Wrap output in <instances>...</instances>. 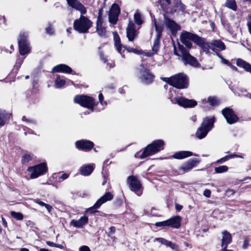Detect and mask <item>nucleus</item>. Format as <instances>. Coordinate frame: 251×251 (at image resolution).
I'll return each mask as SVG.
<instances>
[{"mask_svg": "<svg viewBox=\"0 0 251 251\" xmlns=\"http://www.w3.org/2000/svg\"><path fill=\"white\" fill-rule=\"evenodd\" d=\"M196 44L201 48L203 51L206 53H208L209 50L211 49L212 50V47L211 43L205 42L203 38L199 36L197 40Z\"/></svg>", "mask_w": 251, "mask_h": 251, "instance_id": "24", "label": "nucleus"}, {"mask_svg": "<svg viewBox=\"0 0 251 251\" xmlns=\"http://www.w3.org/2000/svg\"><path fill=\"white\" fill-rule=\"evenodd\" d=\"M161 38L156 37L154 40L153 46L152 47V50L154 53H156L160 48V40Z\"/></svg>", "mask_w": 251, "mask_h": 251, "instance_id": "37", "label": "nucleus"}, {"mask_svg": "<svg viewBox=\"0 0 251 251\" xmlns=\"http://www.w3.org/2000/svg\"><path fill=\"white\" fill-rule=\"evenodd\" d=\"M46 208L47 209V210L50 212L51 210L52 209V207L51 205L46 204V206H45Z\"/></svg>", "mask_w": 251, "mask_h": 251, "instance_id": "60", "label": "nucleus"}, {"mask_svg": "<svg viewBox=\"0 0 251 251\" xmlns=\"http://www.w3.org/2000/svg\"><path fill=\"white\" fill-rule=\"evenodd\" d=\"M175 7L181 11L184 10L185 8V6L178 0H176V1L175 2Z\"/></svg>", "mask_w": 251, "mask_h": 251, "instance_id": "43", "label": "nucleus"}, {"mask_svg": "<svg viewBox=\"0 0 251 251\" xmlns=\"http://www.w3.org/2000/svg\"><path fill=\"white\" fill-rule=\"evenodd\" d=\"M115 230H116V228L114 226H111L109 228L108 235L110 236V235H113L115 232Z\"/></svg>", "mask_w": 251, "mask_h": 251, "instance_id": "53", "label": "nucleus"}, {"mask_svg": "<svg viewBox=\"0 0 251 251\" xmlns=\"http://www.w3.org/2000/svg\"><path fill=\"white\" fill-rule=\"evenodd\" d=\"M74 101L82 107L90 109L91 111H93L94 108L96 105V102L93 98L84 95L75 96Z\"/></svg>", "mask_w": 251, "mask_h": 251, "instance_id": "6", "label": "nucleus"}, {"mask_svg": "<svg viewBox=\"0 0 251 251\" xmlns=\"http://www.w3.org/2000/svg\"><path fill=\"white\" fill-rule=\"evenodd\" d=\"M222 248L227 247L232 241V236L231 234L227 230H224L222 232Z\"/></svg>", "mask_w": 251, "mask_h": 251, "instance_id": "25", "label": "nucleus"}, {"mask_svg": "<svg viewBox=\"0 0 251 251\" xmlns=\"http://www.w3.org/2000/svg\"><path fill=\"white\" fill-rule=\"evenodd\" d=\"M47 167L45 163H41L33 167H29L27 171L30 173L31 178H36L44 175L47 171Z\"/></svg>", "mask_w": 251, "mask_h": 251, "instance_id": "13", "label": "nucleus"}, {"mask_svg": "<svg viewBox=\"0 0 251 251\" xmlns=\"http://www.w3.org/2000/svg\"><path fill=\"white\" fill-rule=\"evenodd\" d=\"M23 121L26 122L27 125L29 126L32 125H35L36 124V121L32 119H29L26 118L25 116H24L22 118Z\"/></svg>", "mask_w": 251, "mask_h": 251, "instance_id": "44", "label": "nucleus"}, {"mask_svg": "<svg viewBox=\"0 0 251 251\" xmlns=\"http://www.w3.org/2000/svg\"><path fill=\"white\" fill-rule=\"evenodd\" d=\"M11 216L17 220H22L24 218V216L21 213L15 211L11 212Z\"/></svg>", "mask_w": 251, "mask_h": 251, "instance_id": "39", "label": "nucleus"}, {"mask_svg": "<svg viewBox=\"0 0 251 251\" xmlns=\"http://www.w3.org/2000/svg\"><path fill=\"white\" fill-rule=\"evenodd\" d=\"M66 83V81L59 75H57L54 82V87L56 88H62Z\"/></svg>", "mask_w": 251, "mask_h": 251, "instance_id": "35", "label": "nucleus"}, {"mask_svg": "<svg viewBox=\"0 0 251 251\" xmlns=\"http://www.w3.org/2000/svg\"><path fill=\"white\" fill-rule=\"evenodd\" d=\"M199 36L192 33L183 30L180 35L181 42L184 44L188 49L192 47V41L196 44Z\"/></svg>", "mask_w": 251, "mask_h": 251, "instance_id": "9", "label": "nucleus"}, {"mask_svg": "<svg viewBox=\"0 0 251 251\" xmlns=\"http://www.w3.org/2000/svg\"><path fill=\"white\" fill-rule=\"evenodd\" d=\"M222 113L229 124H234L238 120V117L234 113L233 110L229 107H226L223 109Z\"/></svg>", "mask_w": 251, "mask_h": 251, "instance_id": "15", "label": "nucleus"}, {"mask_svg": "<svg viewBox=\"0 0 251 251\" xmlns=\"http://www.w3.org/2000/svg\"><path fill=\"white\" fill-rule=\"evenodd\" d=\"M99 100L102 106H106L107 105L106 101H103V96L101 93L99 95Z\"/></svg>", "mask_w": 251, "mask_h": 251, "instance_id": "46", "label": "nucleus"}, {"mask_svg": "<svg viewBox=\"0 0 251 251\" xmlns=\"http://www.w3.org/2000/svg\"><path fill=\"white\" fill-rule=\"evenodd\" d=\"M100 59L104 63H106L107 61V59L106 57L104 56V55L102 54H100Z\"/></svg>", "mask_w": 251, "mask_h": 251, "instance_id": "61", "label": "nucleus"}, {"mask_svg": "<svg viewBox=\"0 0 251 251\" xmlns=\"http://www.w3.org/2000/svg\"><path fill=\"white\" fill-rule=\"evenodd\" d=\"M193 155L192 152L190 151H179L175 152L173 157L177 159H182Z\"/></svg>", "mask_w": 251, "mask_h": 251, "instance_id": "28", "label": "nucleus"}, {"mask_svg": "<svg viewBox=\"0 0 251 251\" xmlns=\"http://www.w3.org/2000/svg\"><path fill=\"white\" fill-rule=\"evenodd\" d=\"M28 34L26 32H21L18 39L19 52L24 55L30 52V48L27 40Z\"/></svg>", "mask_w": 251, "mask_h": 251, "instance_id": "8", "label": "nucleus"}, {"mask_svg": "<svg viewBox=\"0 0 251 251\" xmlns=\"http://www.w3.org/2000/svg\"><path fill=\"white\" fill-rule=\"evenodd\" d=\"M46 244L48 246H50V247H55V243H54L53 242H50V241H46Z\"/></svg>", "mask_w": 251, "mask_h": 251, "instance_id": "59", "label": "nucleus"}, {"mask_svg": "<svg viewBox=\"0 0 251 251\" xmlns=\"http://www.w3.org/2000/svg\"><path fill=\"white\" fill-rule=\"evenodd\" d=\"M200 161L197 158H193L188 160L179 167L177 170H175V175H182L190 172L193 168L195 167Z\"/></svg>", "mask_w": 251, "mask_h": 251, "instance_id": "10", "label": "nucleus"}, {"mask_svg": "<svg viewBox=\"0 0 251 251\" xmlns=\"http://www.w3.org/2000/svg\"><path fill=\"white\" fill-rule=\"evenodd\" d=\"M218 55L221 58V59L222 60V63H223L224 64H226V65H227V66H229V65H230V63L227 60L224 58L223 57H222L220 55L218 54Z\"/></svg>", "mask_w": 251, "mask_h": 251, "instance_id": "54", "label": "nucleus"}, {"mask_svg": "<svg viewBox=\"0 0 251 251\" xmlns=\"http://www.w3.org/2000/svg\"><path fill=\"white\" fill-rule=\"evenodd\" d=\"M225 5L233 11H236L237 9V4L235 0H226Z\"/></svg>", "mask_w": 251, "mask_h": 251, "instance_id": "36", "label": "nucleus"}, {"mask_svg": "<svg viewBox=\"0 0 251 251\" xmlns=\"http://www.w3.org/2000/svg\"><path fill=\"white\" fill-rule=\"evenodd\" d=\"M134 24L130 21L126 29V36L129 41H132L138 35V32L135 30Z\"/></svg>", "mask_w": 251, "mask_h": 251, "instance_id": "20", "label": "nucleus"}, {"mask_svg": "<svg viewBox=\"0 0 251 251\" xmlns=\"http://www.w3.org/2000/svg\"><path fill=\"white\" fill-rule=\"evenodd\" d=\"M34 201L41 206H45L46 205V203L42 201H40L39 199H38L34 200Z\"/></svg>", "mask_w": 251, "mask_h": 251, "instance_id": "50", "label": "nucleus"}, {"mask_svg": "<svg viewBox=\"0 0 251 251\" xmlns=\"http://www.w3.org/2000/svg\"><path fill=\"white\" fill-rule=\"evenodd\" d=\"M88 218L87 216H83L80 217L78 220H72L70 224L76 228H81L82 226L88 223Z\"/></svg>", "mask_w": 251, "mask_h": 251, "instance_id": "22", "label": "nucleus"}, {"mask_svg": "<svg viewBox=\"0 0 251 251\" xmlns=\"http://www.w3.org/2000/svg\"><path fill=\"white\" fill-rule=\"evenodd\" d=\"M11 114L5 110H0V127L3 126L10 119Z\"/></svg>", "mask_w": 251, "mask_h": 251, "instance_id": "29", "label": "nucleus"}, {"mask_svg": "<svg viewBox=\"0 0 251 251\" xmlns=\"http://www.w3.org/2000/svg\"><path fill=\"white\" fill-rule=\"evenodd\" d=\"M32 159V156L29 154H25L23 155L22 159V162L23 164H25Z\"/></svg>", "mask_w": 251, "mask_h": 251, "instance_id": "42", "label": "nucleus"}, {"mask_svg": "<svg viewBox=\"0 0 251 251\" xmlns=\"http://www.w3.org/2000/svg\"><path fill=\"white\" fill-rule=\"evenodd\" d=\"M164 23L167 28H169L172 34L176 35V32L180 29V26L173 20L164 16Z\"/></svg>", "mask_w": 251, "mask_h": 251, "instance_id": "18", "label": "nucleus"}, {"mask_svg": "<svg viewBox=\"0 0 251 251\" xmlns=\"http://www.w3.org/2000/svg\"><path fill=\"white\" fill-rule=\"evenodd\" d=\"M168 98L173 104H177L184 107H193L197 104V102L194 100H188L182 97L177 96L175 91L170 89Z\"/></svg>", "mask_w": 251, "mask_h": 251, "instance_id": "4", "label": "nucleus"}, {"mask_svg": "<svg viewBox=\"0 0 251 251\" xmlns=\"http://www.w3.org/2000/svg\"><path fill=\"white\" fill-rule=\"evenodd\" d=\"M66 0L67 1V3L70 6L76 10L79 11L81 13V14H85L86 13V8L78 0Z\"/></svg>", "mask_w": 251, "mask_h": 251, "instance_id": "19", "label": "nucleus"}, {"mask_svg": "<svg viewBox=\"0 0 251 251\" xmlns=\"http://www.w3.org/2000/svg\"><path fill=\"white\" fill-rule=\"evenodd\" d=\"M155 30L157 33L156 37L161 38L162 36V32L163 30V27L162 25H157L155 22L154 23Z\"/></svg>", "mask_w": 251, "mask_h": 251, "instance_id": "40", "label": "nucleus"}, {"mask_svg": "<svg viewBox=\"0 0 251 251\" xmlns=\"http://www.w3.org/2000/svg\"><path fill=\"white\" fill-rule=\"evenodd\" d=\"M155 241H158L159 243L169 247L173 250H176L177 246L175 244H174L171 241L167 240L163 238H156L155 239Z\"/></svg>", "mask_w": 251, "mask_h": 251, "instance_id": "33", "label": "nucleus"}, {"mask_svg": "<svg viewBox=\"0 0 251 251\" xmlns=\"http://www.w3.org/2000/svg\"><path fill=\"white\" fill-rule=\"evenodd\" d=\"M79 251H91L89 247L87 246H82L79 248Z\"/></svg>", "mask_w": 251, "mask_h": 251, "instance_id": "49", "label": "nucleus"}, {"mask_svg": "<svg viewBox=\"0 0 251 251\" xmlns=\"http://www.w3.org/2000/svg\"><path fill=\"white\" fill-rule=\"evenodd\" d=\"M247 25L248 27L249 32L251 34V18L248 21Z\"/></svg>", "mask_w": 251, "mask_h": 251, "instance_id": "55", "label": "nucleus"}, {"mask_svg": "<svg viewBox=\"0 0 251 251\" xmlns=\"http://www.w3.org/2000/svg\"><path fill=\"white\" fill-rule=\"evenodd\" d=\"M174 52L185 65H189L193 67H198L200 65L196 58L190 54L188 49L183 45L178 44L177 49L175 46Z\"/></svg>", "mask_w": 251, "mask_h": 251, "instance_id": "1", "label": "nucleus"}, {"mask_svg": "<svg viewBox=\"0 0 251 251\" xmlns=\"http://www.w3.org/2000/svg\"><path fill=\"white\" fill-rule=\"evenodd\" d=\"M134 21L138 25H141L144 22L142 15L139 10H136L134 15Z\"/></svg>", "mask_w": 251, "mask_h": 251, "instance_id": "34", "label": "nucleus"}, {"mask_svg": "<svg viewBox=\"0 0 251 251\" xmlns=\"http://www.w3.org/2000/svg\"><path fill=\"white\" fill-rule=\"evenodd\" d=\"M181 218L179 216H176L167 220L168 226L175 228H178L180 226Z\"/></svg>", "mask_w": 251, "mask_h": 251, "instance_id": "26", "label": "nucleus"}, {"mask_svg": "<svg viewBox=\"0 0 251 251\" xmlns=\"http://www.w3.org/2000/svg\"><path fill=\"white\" fill-rule=\"evenodd\" d=\"M164 142L162 140H156L148 145L144 151H139L135 154L136 158L143 159L146 157L155 154L164 149Z\"/></svg>", "mask_w": 251, "mask_h": 251, "instance_id": "2", "label": "nucleus"}, {"mask_svg": "<svg viewBox=\"0 0 251 251\" xmlns=\"http://www.w3.org/2000/svg\"><path fill=\"white\" fill-rule=\"evenodd\" d=\"M46 31L47 33L50 35H52L53 33V28L50 25L46 28Z\"/></svg>", "mask_w": 251, "mask_h": 251, "instance_id": "48", "label": "nucleus"}, {"mask_svg": "<svg viewBox=\"0 0 251 251\" xmlns=\"http://www.w3.org/2000/svg\"><path fill=\"white\" fill-rule=\"evenodd\" d=\"M162 79L178 89L186 88L188 86V78L183 73H179L170 77H164Z\"/></svg>", "mask_w": 251, "mask_h": 251, "instance_id": "3", "label": "nucleus"}, {"mask_svg": "<svg viewBox=\"0 0 251 251\" xmlns=\"http://www.w3.org/2000/svg\"><path fill=\"white\" fill-rule=\"evenodd\" d=\"M75 147L79 150L89 151L94 147V143L87 140H80L75 142Z\"/></svg>", "mask_w": 251, "mask_h": 251, "instance_id": "17", "label": "nucleus"}, {"mask_svg": "<svg viewBox=\"0 0 251 251\" xmlns=\"http://www.w3.org/2000/svg\"><path fill=\"white\" fill-rule=\"evenodd\" d=\"M236 63L237 66L251 74V65L249 63L242 59L238 58L236 59Z\"/></svg>", "mask_w": 251, "mask_h": 251, "instance_id": "27", "label": "nucleus"}, {"mask_svg": "<svg viewBox=\"0 0 251 251\" xmlns=\"http://www.w3.org/2000/svg\"><path fill=\"white\" fill-rule=\"evenodd\" d=\"M23 59H18V60H17V62L16 63V64L15 65V67H16L17 69H18L20 67L21 64L23 63Z\"/></svg>", "mask_w": 251, "mask_h": 251, "instance_id": "52", "label": "nucleus"}, {"mask_svg": "<svg viewBox=\"0 0 251 251\" xmlns=\"http://www.w3.org/2000/svg\"><path fill=\"white\" fill-rule=\"evenodd\" d=\"M68 177H69V175L68 174H63L59 177V178L61 179L62 180H63L67 179Z\"/></svg>", "mask_w": 251, "mask_h": 251, "instance_id": "56", "label": "nucleus"}, {"mask_svg": "<svg viewBox=\"0 0 251 251\" xmlns=\"http://www.w3.org/2000/svg\"><path fill=\"white\" fill-rule=\"evenodd\" d=\"M175 206H176V209L177 211H180L182 209V207H183L182 205H179V204H177V203L176 204Z\"/></svg>", "mask_w": 251, "mask_h": 251, "instance_id": "58", "label": "nucleus"}, {"mask_svg": "<svg viewBox=\"0 0 251 251\" xmlns=\"http://www.w3.org/2000/svg\"><path fill=\"white\" fill-rule=\"evenodd\" d=\"M215 119L214 117H206L203 120L201 126L198 128L196 135L199 139L204 138L208 132L210 131L214 126Z\"/></svg>", "mask_w": 251, "mask_h": 251, "instance_id": "5", "label": "nucleus"}, {"mask_svg": "<svg viewBox=\"0 0 251 251\" xmlns=\"http://www.w3.org/2000/svg\"><path fill=\"white\" fill-rule=\"evenodd\" d=\"M140 78L141 81L145 84H149L152 82L154 76L149 71L148 69L145 67L143 64L139 66Z\"/></svg>", "mask_w": 251, "mask_h": 251, "instance_id": "14", "label": "nucleus"}, {"mask_svg": "<svg viewBox=\"0 0 251 251\" xmlns=\"http://www.w3.org/2000/svg\"><path fill=\"white\" fill-rule=\"evenodd\" d=\"M52 72L71 74L73 71L72 69L68 65L61 64L54 67L52 69Z\"/></svg>", "mask_w": 251, "mask_h": 251, "instance_id": "23", "label": "nucleus"}, {"mask_svg": "<svg viewBox=\"0 0 251 251\" xmlns=\"http://www.w3.org/2000/svg\"><path fill=\"white\" fill-rule=\"evenodd\" d=\"M115 45L116 47L117 51L122 55L123 57H125L124 52L125 50V47L123 46L120 40V38L118 35L114 36Z\"/></svg>", "mask_w": 251, "mask_h": 251, "instance_id": "30", "label": "nucleus"}, {"mask_svg": "<svg viewBox=\"0 0 251 251\" xmlns=\"http://www.w3.org/2000/svg\"><path fill=\"white\" fill-rule=\"evenodd\" d=\"M207 102L211 106H216L219 104V101L215 97H209L207 100Z\"/></svg>", "mask_w": 251, "mask_h": 251, "instance_id": "38", "label": "nucleus"}, {"mask_svg": "<svg viewBox=\"0 0 251 251\" xmlns=\"http://www.w3.org/2000/svg\"><path fill=\"white\" fill-rule=\"evenodd\" d=\"M228 160H229V157L227 155H226L225 156L222 157V158L218 160L217 161V163H221L223 162H225L227 161Z\"/></svg>", "mask_w": 251, "mask_h": 251, "instance_id": "47", "label": "nucleus"}, {"mask_svg": "<svg viewBox=\"0 0 251 251\" xmlns=\"http://www.w3.org/2000/svg\"><path fill=\"white\" fill-rule=\"evenodd\" d=\"M248 246V241L246 240L244 241V244L243 245V247L244 249H246Z\"/></svg>", "mask_w": 251, "mask_h": 251, "instance_id": "62", "label": "nucleus"}, {"mask_svg": "<svg viewBox=\"0 0 251 251\" xmlns=\"http://www.w3.org/2000/svg\"><path fill=\"white\" fill-rule=\"evenodd\" d=\"M228 167L226 166L223 165L215 168V171L216 173H223L227 171Z\"/></svg>", "mask_w": 251, "mask_h": 251, "instance_id": "41", "label": "nucleus"}, {"mask_svg": "<svg viewBox=\"0 0 251 251\" xmlns=\"http://www.w3.org/2000/svg\"><path fill=\"white\" fill-rule=\"evenodd\" d=\"M168 222L167 220L162 221V222H156L155 223V226H168Z\"/></svg>", "mask_w": 251, "mask_h": 251, "instance_id": "45", "label": "nucleus"}, {"mask_svg": "<svg viewBox=\"0 0 251 251\" xmlns=\"http://www.w3.org/2000/svg\"><path fill=\"white\" fill-rule=\"evenodd\" d=\"M203 195L207 198H209L211 196V191L209 189H206L203 191Z\"/></svg>", "mask_w": 251, "mask_h": 251, "instance_id": "51", "label": "nucleus"}, {"mask_svg": "<svg viewBox=\"0 0 251 251\" xmlns=\"http://www.w3.org/2000/svg\"><path fill=\"white\" fill-rule=\"evenodd\" d=\"M94 170L92 165L87 164L82 166L80 168V174L84 176L90 175Z\"/></svg>", "mask_w": 251, "mask_h": 251, "instance_id": "31", "label": "nucleus"}, {"mask_svg": "<svg viewBox=\"0 0 251 251\" xmlns=\"http://www.w3.org/2000/svg\"><path fill=\"white\" fill-rule=\"evenodd\" d=\"M101 15V10L99 11V15L97 19V29L96 31L99 35L102 37H106V30L105 28L102 25V23L100 20V17Z\"/></svg>", "mask_w": 251, "mask_h": 251, "instance_id": "21", "label": "nucleus"}, {"mask_svg": "<svg viewBox=\"0 0 251 251\" xmlns=\"http://www.w3.org/2000/svg\"><path fill=\"white\" fill-rule=\"evenodd\" d=\"M127 183L130 189L133 191L137 196H140L142 194V187L137 177L134 176L128 177Z\"/></svg>", "mask_w": 251, "mask_h": 251, "instance_id": "11", "label": "nucleus"}, {"mask_svg": "<svg viewBox=\"0 0 251 251\" xmlns=\"http://www.w3.org/2000/svg\"><path fill=\"white\" fill-rule=\"evenodd\" d=\"M92 22L87 17L81 15L79 19L74 21V28L79 33H86L92 26Z\"/></svg>", "mask_w": 251, "mask_h": 251, "instance_id": "7", "label": "nucleus"}, {"mask_svg": "<svg viewBox=\"0 0 251 251\" xmlns=\"http://www.w3.org/2000/svg\"><path fill=\"white\" fill-rule=\"evenodd\" d=\"M212 50H214L215 49H217L220 50H223L226 49V46L224 43L220 40H215L211 42Z\"/></svg>", "mask_w": 251, "mask_h": 251, "instance_id": "32", "label": "nucleus"}, {"mask_svg": "<svg viewBox=\"0 0 251 251\" xmlns=\"http://www.w3.org/2000/svg\"><path fill=\"white\" fill-rule=\"evenodd\" d=\"M107 65L109 67V69L112 68L115 66V64L112 61H111L110 62H107Z\"/></svg>", "mask_w": 251, "mask_h": 251, "instance_id": "57", "label": "nucleus"}, {"mask_svg": "<svg viewBox=\"0 0 251 251\" xmlns=\"http://www.w3.org/2000/svg\"><path fill=\"white\" fill-rule=\"evenodd\" d=\"M113 198V195L110 192H107L100 198L94 204V205L86 209L85 213L89 212L90 213H94L98 212L96 209L100 208V206L104 203L108 201L112 200Z\"/></svg>", "mask_w": 251, "mask_h": 251, "instance_id": "12", "label": "nucleus"}, {"mask_svg": "<svg viewBox=\"0 0 251 251\" xmlns=\"http://www.w3.org/2000/svg\"><path fill=\"white\" fill-rule=\"evenodd\" d=\"M229 67H230V68H231L233 70H234L235 71H236V72L238 71V69L237 68V67H236L235 66H233L231 63L229 65Z\"/></svg>", "mask_w": 251, "mask_h": 251, "instance_id": "63", "label": "nucleus"}, {"mask_svg": "<svg viewBox=\"0 0 251 251\" xmlns=\"http://www.w3.org/2000/svg\"><path fill=\"white\" fill-rule=\"evenodd\" d=\"M228 157H229V159H231V158H234V157H238V155H237L236 154H229V155H228Z\"/></svg>", "mask_w": 251, "mask_h": 251, "instance_id": "64", "label": "nucleus"}, {"mask_svg": "<svg viewBox=\"0 0 251 251\" xmlns=\"http://www.w3.org/2000/svg\"><path fill=\"white\" fill-rule=\"evenodd\" d=\"M120 13L119 5L116 3L112 5L109 10V21L110 23L115 25L118 21V16Z\"/></svg>", "mask_w": 251, "mask_h": 251, "instance_id": "16", "label": "nucleus"}]
</instances>
